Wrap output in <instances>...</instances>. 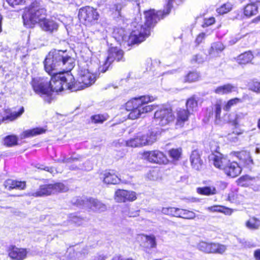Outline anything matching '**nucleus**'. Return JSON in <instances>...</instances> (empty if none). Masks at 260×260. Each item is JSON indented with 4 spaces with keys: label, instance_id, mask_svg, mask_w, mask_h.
Listing matches in <instances>:
<instances>
[{
    "label": "nucleus",
    "instance_id": "f257e3e1",
    "mask_svg": "<svg viewBox=\"0 0 260 260\" xmlns=\"http://www.w3.org/2000/svg\"><path fill=\"white\" fill-rule=\"evenodd\" d=\"M44 64L45 71L51 76L49 86L52 95L53 92H58L64 89L77 90L74 77L70 73L74 67V59L66 51L51 50L46 56Z\"/></svg>",
    "mask_w": 260,
    "mask_h": 260
},
{
    "label": "nucleus",
    "instance_id": "f03ea898",
    "mask_svg": "<svg viewBox=\"0 0 260 260\" xmlns=\"http://www.w3.org/2000/svg\"><path fill=\"white\" fill-rule=\"evenodd\" d=\"M172 7V0L169 2L163 11L155 12L154 10H150L144 12V19L140 17H136L132 23L133 27L128 42L132 44H139L144 41L146 38L150 35V31L160 19H162L170 12Z\"/></svg>",
    "mask_w": 260,
    "mask_h": 260
},
{
    "label": "nucleus",
    "instance_id": "7ed1b4c3",
    "mask_svg": "<svg viewBox=\"0 0 260 260\" xmlns=\"http://www.w3.org/2000/svg\"><path fill=\"white\" fill-rule=\"evenodd\" d=\"M46 10L39 3L35 1L26 8L22 15L24 25L32 27L46 16Z\"/></svg>",
    "mask_w": 260,
    "mask_h": 260
},
{
    "label": "nucleus",
    "instance_id": "20e7f679",
    "mask_svg": "<svg viewBox=\"0 0 260 260\" xmlns=\"http://www.w3.org/2000/svg\"><path fill=\"white\" fill-rule=\"evenodd\" d=\"M31 84L33 90L39 95L45 102L50 103L53 99L51 89L49 86V80L44 77H36L32 78Z\"/></svg>",
    "mask_w": 260,
    "mask_h": 260
},
{
    "label": "nucleus",
    "instance_id": "39448f33",
    "mask_svg": "<svg viewBox=\"0 0 260 260\" xmlns=\"http://www.w3.org/2000/svg\"><path fill=\"white\" fill-rule=\"evenodd\" d=\"M157 139L156 133L149 131L147 134L139 133L126 142V145L131 147H139L151 145Z\"/></svg>",
    "mask_w": 260,
    "mask_h": 260
},
{
    "label": "nucleus",
    "instance_id": "423d86ee",
    "mask_svg": "<svg viewBox=\"0 0 260 260\" xmlns=\"http://www.w3.org/2000/svg\"><path fill=\"white\" fill-rule=\"evenodd\" d=\"M78 17L85 25L91 26L97 23L100 15L96 9L87 6L79 10Z\"/></svg>",
    "mask_w": 260,
    "mask_h": 260
},
{
    "label": "nucleus",
    "instance_id": "0eeeda50",
    "mask_svg": "<svg viewBox=\"0 0 260 260\" xmlns=\"http://www.w3.org/2000/svg\"><path fill=\"white\" fill-rule=\"evenodd\" d=\"M123 51L118 47H111L108 50V55L104 64L99 67V71L105 73L114 61H124Z\"/></svg>",
    "mask_w": 260,
    "mask_h": 260
},
{
    "label": "nucleus",
    "instance_id": "6e6552de",
    "mask_svg": "<svg viewBox=\"0 0 260 260\" xmlns=\"http://www.w3.org/2000/svg\"><path fill=\"white\" fill-rule=\"evenodd\" d=\"M67 190V188L61 183L45 184L41 185L38 190L31 193V196L36 197H42L59 191H66Z\"/></svg>",
    "mask_w": 260,
    "mask_h": 260
},
{
    "label": "nucleus",
    "instance_id": "1a4fd4ad",
    "mask_svg": "<svg viewBox=\"0 0 260 260\" xmlns=\"http://www.w3.org/2000/svg\"><path fill=\"white\" fill-rule=\"evenodd\" d=\"M175 116L170 108H164L157 110L154 114V122L156 124L165 126L172 122Z\"/></svg>",
    "mask_w": 260,
    "mask_h": 260
},
{
    "label": "nucleus",
    "instance_id": "9d476101",
    "mask_svg": "<svg viewBox=\"0 0 260 260\" xmlns=\"http://www.w3.org/2000/svg\"><path fill=\"white\" fill-rule=\"evenodd\" d=\"M75 204L79 206L87 207L94 211H104L106 209V206L105 204L92 198H78Z\"/></svg>",
    "mask_w": 260,
    "mask_h": 260
},
{
    "label": "nucleus",
    "instance_id": "9b49d317",
    "mask_svg": "<svg viewBox=\"0 0 260 260\" xmlns=\"http://www.w3.org/2000/svg\"><path fill=\"white\" fill-rule=\"evenodd\" d=\"M79 76L78 83L74 81L75 83H77V90L90 86L95 81V75L90 73L88 70H81Z\"/></svg>",
    "mask_w": 260,
    "mask_h": 260
},
{
    "label": "nucleus",
    "instance_id": "f8f14e48",
    "mask_svg": "<svg viewBox=\"0 0 260 260\" xmlns=\"http://www.w3.org/2000/svg\"><path fill=\"white\" fill-rule=\"evenodd\" d=\"M143 158L151 163L161 164L167 161L166 155L158 150L145 151L142 154Z\"/></svg>",
    "mask_w": 260,
    "mask_h": 260
},
{
    "label": "nucleus",
    "instance_id": "ddd939ff",
    "mask_svg": "<svg viewBox=\"0 0 260 260\" xmlns=\"http://www.w3.org/2000/svg\"><path fill=\"white\" fill-rule=\"evenodd\" d=\"M148 102H143L140 105H137L136 108L133 109L128 114L129 119H135L142 116V114L150 112L155 107L152 105H147Z\"/></svg>",
    "mask_w": 260,
    "mask_h": 260
},
{
    "label": "nucleus",
    "instance_id": "4468645a",
    "mask_svg": "<svg viewBox=\"0 0 260 260\" xmlns=\"http://www.w3.org/2000/svg\"><path fill=\"white\" fill-rule=\"evenodd\" d=\"M136 199V193L134 191L124 189H118L115 191V200L117 202H132Z\"/></svg>",
    "mask_w": 260,
    "mask_h": 260
},
{
    "label": "nucleus",
    "instance_id": "2eb2a0df",
    "mask_svg": "<svg viewBox=\"0 0 260 260\" xmlns=\"http://www.w3.org/2000/svg\"><path fill=\"white\" fill-rule=\"evenodd\" d=\"M209 160L216 168L223 169L229 162L228 158L220 153L216 152L211 154Z\"/></svg>",
    "mask_w": 260,
    "mask_h": 260
},
{
    "label": "nucleus",
    "instance_id": "dca6fc26",
    "mask_svg": "<svg viewBox=\"0 0 260 260\" xmlns=\"http://www.w3.org/2000/svg\"><path fill=\"white\" fill-rule=\"evenodd\" d=\"M223 170L228 176L234 178L241 173L242 169L237 162L229 161V164L224 168Z\"/></svg>",
    "mask_w": 260,
    "mask_h": 260
},
{
    "label": "nucleus",
    "instance_id": "f3484780",
    "mask_svg": "<svg viewBox=\"0 0 260 260\" xmlns=\"http://www.w3.org/2000/svg\"><path fill=\"white\" fill-rule=\"evenodd\" d=\"M190 161L192 167L195 170L199 171L202 169L203 161L201 158V154L198 150H194L192 151Z\"/></svg>",
    "mask_w": 260,
    "mask_h": 260
},
{
    "label": "nucleus",
    "instance_id": "a211bd4d",
    "mask_svg": "<svg viewBox=\"0 0 260 260\" xmlns=\"http://www.w3.org/2000/svg\"><path fill=\"white\" fill-rule=\"evenodd\" d=\"M27 253L26 249L13 247L9 250V255L13 259L23 260L26 258Z\"/></svg>",
    "mask_w": 260,
    "mask_h": 260
},
{
    "label": "nucleus",
    "instance_id": "6ab92c4d",
    "mask_svg": "<svg viewBox=\"0 0 260 260\" xmlns=\"http://www.w3.org/2000/svg\"><path fill=\"white\" fill-rule=\"evenodd\" d=\"M152 100L150 96H141L139 98H135L131 101H128L125 104V110L128 112H131L133 110V109L136 108L137 105H140L143 102H149Z\"/></svg>",
    "mask_w": 260,
    "mask_h": 260
},
{
    "label": "nucleus",
    "instance_id": "aec40b11",
    "mask_svg": "<svg viewBox=\"0 0 260 260\" xmlns=\"http://www.w3.org/2000/svg\"><path fill=\"white\" fill-rule=\"evenodd\" d=\"M101 178L103 179L104 183L107 184H117L120 180L113 171H105L103 174L101 175Z\"/></svg>",
    "mask_w": 260,
    "mask_h": 260
},
{
    "label": "nucleus",
    "instance_id": "412c9836",
    "mask_svg": "<svg viewBox=\"0 0 260 260\" xmlns=\"http://www.w3.org/2000/svg\"><path fill=\"white\" fill-rule=\"evenodd\" d=\"M38 23L42 29L46 31L52 32L57 30L58 28V25L56 22L53 20L45 19V17Z\"/></svg>",
    "mask_w": 260,
    "mask_h": 260
},
{
    "label": "nucleus",
    "instance_id": "4be33fe9",
    "mask_svg": "<svg viewBox=\"0 0 260 260\" xmlns=\"http://www.w3.org/2000/svg\"><path fill=\"white\" fill-rule=\"evenodd\" d=\"M191 113L188 111L184 109H180L177 112V122L176 125L182 127L183 126L185 122L188 120L189 116Z\"/></svg>",
    "mask_w": 260,
    "mask_h": 260
},
{
    "label": "nucleus",
    "instance_id": "5701e85b",
    "mask_svg": "<svg viewBox=\"0 0 260 260\" xmlns=\"http://www.w3.org/2000/svg\"><path fill=\"white\" fill-rule=\"evenodd\" d=\"M4 185L9 190L13 189H24L26 186L24 181H18L12 179H8L5 181Z\"/></svg>",
    "mask_w": 260,
    "mask_h": 260
},
{
    "label": "nucleus",
    "instance_id": "b1692460",
    "mask_svg": "<svg viewBox=\"0 0 260 260\" xmlns=\"http://www.w3.org/2000/svg\"><path fill=\"white\" fill-rule=\"evenodd\" d=\"M224 49L223 45L220 42L213 43L211 44V47L208 50L209 55L212 57L219 56Z\"/></svg>",
    "mask_w": 260,
    "mask_h": 260
},
{
    "label": "nucleus",
    "instance_id": "393cba45",
    "mask_svg": "<svg viewBox=\"0 0 260 260\" xmlns=\"http://www.w3.org/2000/svg\"><path fill=\"white\" fill-rule=\"evenodd\" d=\"M253 57V55L250 51L245 52L237 57V62L239 64H246L251 62Z\"/></svg>",
    "mask_w": 260,
    "mask_h": 260
},
{
    "label": "nucleus",
    "instance_id": "a878e982",
    "mask_svg": "<svg viewBox=\"0 0 260 260\" xmlns=\"http://www.w3.org/2000/svg\"><path fill=\"white\" fill-rule=\"evenodd\" d=\"M236 88V86L231 84H227L217 87L215 89L214 92L218 94H228L235 91Z\"/></svg>",
    "mask_w": 260,
    "mask_h": 260
},
{
    "label": "nucleus",
    "instance_id": "bb28decb",
    "mask_svg": "<svg viewBox=\"0 0 260 260\" xmlns=\"http://www.w3.org/2000/svg\"><path fill=\"white\" fill-rule=\"evenodd\" d=\"M45 129L43 128L36 127L31 129H29L23 132L21 134V138L24 139L28 137H31L45 132Z\"/></svg>",
    "mask_w": 260,
    "mask_h": 260
},
{
    "label": "nucleus",
    "instance_id": "cd10ccee",
    "mask_svg": "<svg viewBox=\"0 0 260 260\" xmlns=\"http://www.w3.org/2000/svg\"><path fill=\"white\" fill-rule=\"evenodd\" d=\"M197 192L205 196L214 195L217 193V190L214 186H206L197 188Z\"/></svg>",
    "mask_w": 260,
    "mask_h": 260
},
{
    "label": "nucleus",
    "instance_id": "c85d7f7f",
    "mask_svg": "<svg viewBox=\"0 0 260 260\" xmlns=\"http://www.w3.org/2000/svg\"><path fill=\"white\" fill-rule=\"evenodd\" d=\"M257 9L258 7L255 4L250 3L245 6L244 11V15L247 17L255 15L258 12Z\"/></svg>",
    "mask_w": 260,
    "mask_h": 260
},
{
    "label": "nucleus",
    "instance_id": "c756f323",
    "mask_svg": "<svg viewBox=\"0 0 260 260\" xmlns=\"http://www.w3.org/2000/svg\"><path fill=\"white\" fill-rule=\"evenodd\" d=\"M208 210L211 212H218L223 213L225 215H231L233 211L232 209L226 208L224 206L215 205L211 207H209L207 208Z\"/></svg>",
    "mask_w": 260,
    "mask_h": 260
},
{
    "label": "nucleus",
    "instance_id": "7c9ffc66",
    "mask_svg": "<svg viewBox=\"0 0 260 260\" xmlns=\"http://www.w3.org/2000/svg\"><path fill=\"white\" fill-rule=\"evenodd\" d=\"M212 242L208 243L205 241H201L197 245L198 249L206 253H211Z\"/></svg>",
    "mask_w": 260,
    "mask_h": 260
},
{
    "label": "nucleus",
    "instance_id": "2f4dec72",
    "mask_svg": "<svg viewBox=\"0 0 260 260\" xmlns=\"http://www.w3.org/2000/svg\"><path fill=\"white\" fill-rule=\"evenodd\" d=\"M186 110L190 113L197 110L198 107V102L194 96L188 99L186 102Z\"/></svg>",
    "mask_w": 260,
    "mask_h": 260
},
{
    "label": "nucleus",
    "instance_id": "473e14b6",
    "mask_svg": "<svg viewBox=\"0 0 260 260\" xmlns=\"http://www.w3.org/2000/svg\"><path fill=\"white\" fill-rule=\"evenodd\" d=\"M227 246L219 243H213L211 253L222 254L226 250Z\"/></svg>",
    "mask_w": 260,
    "mask_h": 260
},
{
    "label": "nucleus",
    "instance_id": "72a5a7b5",
    "mask_svg": "<svg viewBox=\"0 0 260 260\" xmlns=\"http://www.w3.org/2000/svg\"><path fill=\"white\" fill-rule=\"evenodd\" d=\"M141 239L145 241L149 246L150 248H154L156 246V239L154 235H141L140 236Z\"/></svg>",
    "mask_w": 260,
    "mask_h": 260
},
{
    "label": "nucleus",
    "instance_id": "f704fd0d",
    "mask_svg": "<svg viewBox=\"0 0 260 260\" xmlns=\"http://www.w3.org/2000/svg\"><path fill=\"white\" fill-rule=\"evenodd\" d=\"M246 226L250 230H257L260 226V221L255 217L251 218L246 221Z\"/></svg>",
    "mask_w": 260,
    "mask_h": 260
},
{
    "label": "nucleus",
    "instance_id": "c9c22d12",
    "mask_svg": "<svg viewBox=\"0 0 260 260\" xmlns=\"http://www.w3.org/2000/svg\"><path fill=\"white\" fill-rule=\"evenodd\" d=\"M17 142L18 138L15 135L7 136L4 139V145L8 147L17 145Z\"/></svg>",
    "mask_w": 260,
    "mask_h": 260
},
{
    "label": "nucleus",
    "instance_id": "e433bc0d",
    "mask_svg": "<svg viewBox=\"0 0 260 260\" xmlns=\"http://www.w3.org/2000/svg\"><path fill=\"white\" fill-rule=\"evenodd\" d=\"M200 77V74L197 72H190L184 79V82H192L197 81Z\"/></svg>",
    "mask_w": 260,
    "mask_h": 260
},
{
    "label": "nucleus",
    "instance_id": "4c0bfd02",
    "mask_svg": "<svg viewBox=\"0 0 260 260\" xmlns=\"http://www.w3.org/2000/svg\"><path fill=\"white\" fill-rule=\"evenodd\" d=\"M24 111L23 107H21L18 112H12L9 115L3 118L4 121L6 120H10L13 121L16 119L18 117L20 116Z\"/></svg>",
    "mask_w": 260,
    "mask_h": 260
},
{
    "label": "nucleus",
    "instance_id": "58836bf2",
    "mask_svg": "<svg viewBox=\"0 0 260 260\" xmlns=\"http://www.w3.org/2000/svg\"><path fill=\"white\" fill-rule=\"evenodd\" d=\"M180 218L192 219L196 217V214L191 211L180 209Z\"/></svg>",
    "mask_w": 260,
    "mask_h": 260
},
{
    "label": "nucleus",
    "instance_id": "ea45409f",
    "mask_svg": "<svg viewBox=\"0 0 260 260\" xmlns=\"http://www.w3.org/2000/svg\"><path fill=\"white\" fill-rule=\"evenodd\" d=\"M81 158V157L78 155L76 156H72L69 158H66L63 156L62 158H58L57 160H56V161L63 163H72L78 160H80Z\"/></svg>",
    "mask_w": 260,
    "mask_h": 260
},
{
    "label": "nucleus",
    "instance_id": "a19ab883",
    "mask_svg": "<svg viewBox=\"0 0 260 260\" xmlns=\"http://www.w3.org/2000/svg\"><path fill=\"white\" fill-rule=\"evenodd\" d=\"M241 102H242V100L239 98L231 99L226 103L223 107V110L226 111H229L232 107Z\"/></svg>",
    "mask_w": 260,
    "mask_h": 260
},
{
    "label": "nucleus",
    "instance_id": "79ce46f5",
    "mask_svg": "<svg viewBox=\"0 0 260 260\" xmlns=\"http://www.w3.org/2000/svg\"><path fill=\"white\" fill-rule=\"evenodd\" d=\"M212 110L215 113V116L216 120L220 119L221 112V105L220 102H217L213 107Z\"/></svg>",
    "mask_w": 260,
    "mask_h": 260
},
{
    "label": "nucleus",
    "instance_id": "37998d69",
    "mask_svg": "<svg viewBox=\"0 0 260 260\" xmlns=\"http://www.w3.org/2000/svg\"><path fill=\"white\" fill-rule=\"evenodd\" d=\"M248 88L254 92L259 93L260 82L257 81H252L248 83Z\"/></svg>",
    "mask_w": 260,
    "mask_h": 260
},
{
    "label": "nucleus",
    "instance_id": "c03bdc74",
    "mask_svg": "<svg viewBox=\"0 0 260 260\" xmlns=\"http://www.w3.org/2000/svg\"><path fill=\"white\" fill-rule=\"evenodd\" d=\"M107 119L106 116L104 115H95L91 117V121L94 123H102Z\"/></svg>",
    "mask_w": 260,
    "mask_h": 260
},
{
    "label": "nucleus",
    "instance_id": "a18cd8bd",
    "mask_svg": "<svg viewBox=\"0 0 260 260\" xmlns=\"http://www.w3.org/2000/svg\"><path fill=\"white\" fill-rule=\"evenodd\" d=\"M232 9V5L230 3L223 5L217 9V12L219 14H224L229 12Z\"/></svg>",
    "mask_w": 260,
    "mask_h": 260
},
{
    "label": "nucleus",
    "instance_id": "49530a36",
    "mask_svg": "<svg viewBox=\"0 0 260 260\" xmlns=\"http://www.w3.org/2000/svg\"><path fill=\"white\" fill-rule=\"evenodd\" d=\"M70 220L71 222L75 223L78 225H81L83 223L84 220L77 215H71L70 216Z\"/></svg>",
    "mask_w": 260,
    "mask_h": 260
},
{
    "label": "nucleus",
    "instance_id": "de8ad7c7",
    "mask_svg": "<svg viewBox=\"0 0 260 260\" xmlns=\"http://www.w3.org/2000/svg\"><path fill=\"white\" fill-rule=\"evenodd\" d=\"M204 57L202 54H197L192 57L191 60V62L192 63H203L204 61Z\"/></svg>",
    "mask_w": 260,
    "mask_h": 260
},
{
    "label": "nucleus",
    "instance_id": "09e8293b",
    "mask_svg": "<svg viewBox=\"0 0 260 260\" xmlns=\"http://www.w3.org/2000/svg\"><path fill=\"white\" fill-rule=\"evenodd\" d=\"M180 208L170 207L169 215L179 217L180 215Z\"/></svg>",
    "mask_w": 260,
    "mask_h": 260
},
{
    "label": "nucleus",
    "instance_id": "8fccbe9b",
    "mask_svg": "<svg viewBox=\"0 0 260 260\" xmlns=\"http://www.w3.org/2000/svg\"><path fill=\"white\" fill-rule=\"evenodd\" d=\"M170 156L175 159H178L180 156L181 151L179 149H172L169 151Z\"/></svg>",
    "mask_w": 260,
    "mask_h": 260
},
{
    "label": "nucleus",
    "instance_id": "3c124183",
    "mask_svg": "<svg viewBox=\"0 0 260 260\" xmlns=\"http://www.w3.org/2000/svg\"><path fill=\"white\" fill-rule=\"evenodd\" d=\"M26 0H6V2L11 6L14 7L15 5H18L24 3Z\"/></svg>",
    "mask_w": 260,
    "mask_h": 260
},
{
    "label": "nucleus",
    "instance_id": "603ef678",
    "mask_svg": "<svg viewBox=\"0 0 260 260\" xmlns=\"http://www.w3.org/2000/svg\"><path fill=\"white\" fill-rule=\"evenodd\" d=\"M124 7V5L122 3H117L114 6L113 9H115L118 13V15L120 16V11Z\"/></svg>",
    "mask_w": 260,
    "mask_h": 260
},
{
    "label": "nucleus",
    "instance_id": "864d4df0",
    "mask_svg": "<svg viewBox=\"0 0 260 260\" xmlns=\"http://www.w3.org/2000/svg\"><path fill=\"white\" fill-rule=\"evenodd\" d=\"M205 37V34L204 33H201L198 35L197 38H196V42L199 45L200 44L202 41L204 39Z\"/></svg>",
    "mask_w": 260,
    "mask_h": 260
},
{
    "label": "nucleus",
    "instance_id": "5fc2aeb1",
    "mask_svg": "<svg viewBox=\"0 0 260 260\" xmlns=\"http://www.w3.org/2000/svg\"><path fill=\"white\" fill-rule=\"evenodd\" d=\"M38 169L43 170L48 172L53 173L54 172V169L53 168H50L49 167H43V165H40V167H38Z\"/></svg>",
    "mask_w": 260,
    "mask_h": 260
},
{
    "label": "nucleus",
    "instance_id": "6e6d98bb",
    "mask_svg": "<svg viewBox=\"0 0 260 260\" xmlns=\"http://www.w3.org/2000/svg\"><path fill=\"white\" fill-rule=\"evenodd\" d=\"M215 22V19L213 17H211L209 18L208 19L205 20L204 24L206 26L210 25L212 24H213Z\"/></svg>",
    "mask_w": 260,
    "mask_h": 260
},
{
    "label": "nucleus",
    "instance_id": "4d7b16f0",
    "mask_svg": "<svg viewBox=\"0 0 260 260\" xmlns=\"http://www.w3.org/2000/svg\"><path fill=\"white\" fill-rule=\"evenodd\" d=\"M170 207H164L162 208L161 212L166 215H169Z\"/></svg>",
    "mask_w": 260,
    "mask_h": 260
},
{
    "label": "nucleus",
    "instance_id": "13d9d810",
    "mask_svg": "<svg viewBox=\"0 0 260 260\" xmlns=\"http://www.w3.org/2000/svg\"><path fill=\"white\" fill-rule=\"evenodd\" d=\"M254 255L257 260H260V249H257L254 251Z\"/></svg>",
    "mask_w": 260,
    "mask_h": 260
},
{
    "label": "nucleus",
    "instance_id": "bf43d9fd",
    "mask_svg": "<svg viewBox=\"0 0 260 260\" xmlns=\"http://www.w3.org/2000/svg\"><path fill=\"white\" fill-rule=\"evenodd\" d=\"M71 170H77V169H84V167H83L82 165H81V164H79L78 165V166H75L74 165H72L70 167V168Z\"/></svg>",
    "mask_w": 260,
    "mask_h": 260
},
{
    "label": "nucleus",
    "instance_id": "052dcab7",
    "mask_svg": "<svg viewBox=\"0 0 260 260\" xmlns=\"http://www.w3.org/2000/svg\"><path fill=\"white\" fill-rule=\"evenodd\" d=\"M247 114L243 113H239L236 115V119L238 120L239 119L243 118Z\"/></svg>",
    "mask_w": 260,
    "mask_h": 260
},
{
    "label": "nucleus",
    "instance_id": "680f3d73",
    "mask_svg": "<svg viewBox=\"0 0 260 260\" xmlns=\"http://www.w3.org/2000/svg\"><path fill=\"white\" fill-rule=\"evenodd\" d=\"M139 215L138 211L135 212L134 213H129L128 215L129 217H136Z\"/></svg>",
    "mask_w": 260,
    "mask_h": 260
},
{
    "label": "nucleus",
    "instance_id": "e2e57ef3",
    "mask_svg": "<svg viewBox=\"0 0 260 260\" xmlns=\"http://www.w3.org/2000/svg\"><path fill=\"white\" fill-rule=\"evenodd\" d=\"M250 2L255 4L257 3H260V0H249Z\"/></svg>",
    "mask_w": 260,
    "mask_h": 260
},
{
    "label": "nucleus",
    "instance_id": "0e129e2a",
    "mask_svg": "<svg viewBox=\"0 0 260 260\" xmlns=\"http://www.w3.org/2000/svg\"><path fill=\"white\" fill-rule=\"evenodd\" d=\"M260 21V15L257 16L256 18H255L254 19V22H257V21Z\"/></svg>",
    "mask_w": 260,
    "mask_h": 260
},
{
    "label": "nucleus",
    "instance_id": "69168bd1",
    "mask_svg": "<svg viewBox=\"0 0 260 260\" xmlns=\"http://www.w3.org/2000/svg\"><path fill=\"white\" fill-rule=\"evenodd\" d=\"M255 153L257 154L260 153V148H256L255 149Z\"/></svg>",
    "mask_w": 260,
    "mask_h": 260
},
{
    "label": "nucleus",
    "instance_id": "338daca9",
    "mask_svg": "<svg viewBox=\"0 0 260 260\" xmlns=\"http://www.w3.org/2000/svg\"><path fill=\"white\" fill-rule=\"evenodd\" d=\"M2 17L1 15H0V32L2 30V28H1V21H2Z\"/></svg>",
    "mask_w": 260,
    "mask_h": 260
},
{
    "label": "nucleus",
    "instance_id": "774afa93",
    "mask_svg": "<svg viewBox=\"0 0 260 260\" xmlns=\"http://www.w3.org/2000/svg\"><path fill=\"white\" fill-rule=\"evenodd\" d=\"M257 126H258V128L260 129V119H259V120L258 121Z\"/></svg>",
    "mask_w": 260,
    "mask_h": 260
}]
</instances>
